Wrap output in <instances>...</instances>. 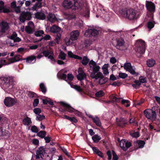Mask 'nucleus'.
Wrapping results in <instances>:
<instances>
[{
	"mask_svg": "<svg viewBox=\"0 0 160 160\" xmlns=\"http://www.w3.org/2000/svg\"><path fill=\"white\" fill-rule=\"evenodd\" d=\"M119 13L123 17L130 20L136 18V12L133 8H124L119 10Z\"/></svg>",
	"mask_w": 160,
	"mask_h": 160,
	"instance_id": "1",
	"label": "nucleus"
},
{
	"mask_svg": "<svg viewBox=\"0 0 160 160\" xmlns=\"http://www.w3.org/2000/svg\"><path fill=\"white\" fill-rule=\"evenodd\" d=\"M1 80L3 87L6 89L12 88L16 83L15 79L12 76L4 77L1 79Z\"/></svg>",
	"mask_w": 160,
	"mask_h": 160,
	"instance_id": "2",
	"label": "nucleus"
},
{
	"mask_svg": "<svg viewBox=\"0 0 160 160\" xmlns=\"http://www.w3.org/2000/svg\"><path fill=\"white\" fill-rule=\"evenodd\" d=\"M90 9L86 0H81V16L87 19L90 17Z\"/></svg>",
	"mask_w": 160,
	"mask_h": 160,
	"instance_id": "3",
	"label": "nucleus"
},
{
	"mask_svg": "<svg viewBox=\"0 0 160 160\" xmlns=\"http://www.w3.org/2000/svg\"><path fill=\"white\" fill-rule=\"evenodd\" d=\"M78 4L77 0H65L63 2L62 6L66 9H71L72 10L75 11L78 8L77 6Z\"/></svg>",
	"mask_w": 160,
	"mask_h": 160,
	"instance_id": "4",
	"label": "nucleus"
},
{
	"mask_svg": "<svg viewBox=\"0 0 160 160\" xmlns=\"http://www.w3.org/2000/svg\"><path fill=\"white\" fill-rule=\"evenodd\" d=\"M135 51L138 53L139 54V56L143 54L145 50V43L144 41L140 40H138L135 44Z\"/></svg>",
	"mask_w": 160,
	"mask_h": 160,
	"instance_id": "5",
	"label": "nucleus"
},
{
	"mask_svg": "<svg viewBox=\"0 0 160 160\" xmlns=\"http://www.w3.org/2000/svg\"><path fill=\"white\" fill-rule=\"evenodd\" d=\"M59 103L64 108L62 109V112H64L68 111L70 113H74L76 114H78V113H79L78 110L75 109L67 103L63 102H60Z\"/></svg>",
	"mask_w": 160,
	"mask_h": 160,
	"instance_id": "6",
	"label": "nucleus"
},
{
	"mask_svg": "<svg viewBox=\"0 0 160 160\" xmlns=\"http://www.w3.org/2000/svg\"><path fill=\"white\" fill-rule=\"evenodd\" d=\"M145 116L148 119L152 121L155 120L156 118V112L151 109H146L144 112Z\"/></svg>",
	"mask_w": 160,
	"mask_h": 160,
	"instance_id": "7",
	"label": "nucleus"
},
{
	"mask_svg": "<svg viewBox=\"0 0 160 160\" xmlns=\"http://www.w3.org/2000/svg\"><path fill=\"white\" fill-rule=\"evenodd\" d=\"M31 14L29 12H22L19 17V20L22 22H24L26 20H30L31 18Z\"/></svg>",
	"mask_w": 160,
	"mask_h": 160,
	"instance_id": "8",
	"label": "nucleus"
},
{
	"mask_svg": "<svg viewBox=\"0 0 160 160\" xmlns=\"http://www.w3.org/2000/svg\"><path fill=\"white\" fill-rule=\"evenodd\" d=\"M145 143L144 141L139 140H137L136 142L134 143L133 147L130 148L129 150V152H131L134 150H136L139 148H143Z\"/></svg>",
	"mask_w": 160,
	"mask_h": 160,
	"instance_id": "9",
	"label": "nucleus"
},
{
	"mask_svg": "<svg viewBox=\"0 0 160 160\" xmlns=\"http://www.w3.org/2000/svg\"><path fill=\"white\" fill-rule=\"evenodd\" d=\"M119 144L121 148L125 151H126L132 145V143L130 142L125 139L121 140Z\"/></svg>",
	"mask_w": 160,
	"mask_h": 160,
	"instance_id": "10",
	"label": "nucleus"
},
{
	"mask_svg": "<svg viewBox=\"0 0 160 160\" xmlns=\"http://www.w3.org/2000/svg\"><path fill=\"white\" fill-rule=\"evenodd\" d=\"M125 43L124 40L121 38L116 39V43L114 44V46L117 49L120 50H123V48Z\"/></svg>",
	"mask_w": 160,
	"mask_h": 160,
	"instance_id": "11",
	"label": "nucleus"
},
{
	"mask_svg": "<svg viewBox=\"0 0 160 160\" xmlns=\"http://www.w3.org/2000/svg\"><path fill=\"white\" fill-rule=\"evenodd\" d=\"M99 34L98 31L95 29H90L87 30L84 33L86 37H95Z\"/></svg>",
	"mask_w": 160,
	"mask_h": 160,
	"instance_id": "12",
	"label": "nucleus"
},
{
	"mask_svg": "<svg viewBox=\"0 0 160 160\" xmlns=\"http://www.w3.org/2000/svg\"><path fill=\"white\" fill-rule=\"evenodd\" d=\"M45 149L46 148L43 146H41L38 148L36 151V159H39L40 158H42L44 156V154L46 153Z\"/></svg>",
	"mask_w": 160,
	"mask_h": 160,
	"instance_id": "13",
	"label": "nucleus"
},
{
	"mask_svg": "<svg viewBox=\"0 0 160 160\" xmlns=\"http://www.w3.org/2000/svg\"><path fill=\"white\" fill-rule=\"evenodd\" d=\"M16 99L12 98L11 97L6 98L4 100V103L7 107H11L13 106L17 102Z\"/></svg>",
	"mask_w": 160,
	"mask_h": 160,
	"instance_id": "14",
	"label": "nucleus"
},
{
	"mask_svg": "<svg viewBox=\"0 0 160 160\" xmlns=\"http://www.w3.org/2000/svg\"><path fill=\"white\" fill-rule=\"evenodd\" d=\"M146 6L147 10L150 12H155V7L153 3L151 1H146Z\"/></svg>",
	"mask_w": 160,
	"mask_h": 160,
	"instance_id": "15",
	"label": "nucleus"
},
{
	"mask_svg": "<svg viewBox=\"0 0 160 160\" xmlns=\"http://www.w3.org/2000/svg\"><path fill=\"white\" fill-rule=\"evenodd\" d=\"M0 27L1 28V32L4 33L8 29L9 27L8 22L2 21L0 23Z\"/></svg>",
	"mask_w": 160,
	"mask_h": 160,
	"instance_id": "16",
	"label": "nucleus"
},
{
	"mask_svg": "<svg viewBox=\"0 0 160 160\" xmlns=\"http://www.w3.org/2000/svg\"><path fill=\"white\" fill-rule=\"evenodd\" d=\"M79 36V32L78 30H76L72 32L70 34V38L73 41L77 40Z\"/></svg>",
	"mask_w": 160,
	"mask_h": 160,
	"instance_id": "17",
	"label": "nucleus"
},
{
	"mask_svg": "<svg viewBox=\"0 0 160 160\" xmlns=\"http://www.w3.org/2000/svg\"><path fill=\"white\" fill-rule=\"evenodd\" d=\"M4 3L2 1H0V9L1 12L8 13L11 11L9 8H6L4 6Z\"/></svg>",
	"mask_w": 160,
	"mask_h": 160,
	"instance_id": "18",
	"label": "nucleus"
},
{
	"mask_svg": "<svg viewBox=\"0 0 160 160\" xmlns=\"http://www.w3.org/2000/svg\"><path fill=\"white\" fill-rule=\"evenodd\" d=\"M90 76L92 78H94L96 80H97L99 78L102 79L104 78V76L101 72H98L96 74H90Z\"/></svg>",
	"mask_w": 160,
	"mask_h": 160,
	"instance_id": "19",
	"label": "nucleus"
},
{
	"mask_svg": "<svg viewBox=\"0 0 160 160\" xmlns=\"http://www.w3.org/2000/svg\"><path fill=\"white\" fill-rule=\"evenodd\" d=\"M36 18L39 20H43L45 19V15L43 13L38 12L35 13Z\"/></svg>",
	"mask_w": 160,
	"mask_h": 160,
	"instance_id": "20",
	"label": "nucleus"
},
{
	"mask_svg": "<svg viewBox=\"0 0 160 160\" xmlns=\"http://www.w3.org/2000/svg\"><path fill=\"white\" fill-rule=\"evenodd\" d=\"M61 30V28L59 26L56 25H53L50 28V31L53 33L59 32Z\"/></svg>",
	"mask_w": 160,
	"mask_h": 160,
	"instance_id": "21",
	"label": "nucleus"
},
{
	"mask_svg": "<svg viewBox=\"0 0 160 160\" xmlns=\"http://www.w3.org/2000/svg\"><path fill=\"white\" fill-rule=\"evenodd\" d=\"M42 7V2H37L32 7V10L33 11H37L38 8H40Z\"/></svg>",
	"mask_w": 160,
	"mask_h": 160,
	"instance_id": "22",
	"label": "nucleus"
},
{
	"mask_svg": "<svg viewBox=\"0 0 160 160\" xmlns=\"http://www.w3.org/2000/svg\"><path fill=\"white\" fill-rule=\"evenodd\" d=\"M48 20L52 22H54L57 20L55 15L52 13H49L48 14Z\"/></svg>",
	"mask_w": 160,
	"mask_h": 160,
	"instance_id": "23",
	"label": "nucleus"
},
{
	"mask_svg": "<svg viewBox=\"0 0 160 160\" xmlns=\"http://www.w3.org/2000/svg\"><path fill=\"white\" fill-rule=\"evenodd\" d=\"M93 122L98 126L100 127L102 125V123L99 118L97 117L93 118Z\"/></svg>",
	"mask_w": 160,
	"mask_h": 160,
	"instance_id": "24",
	"label": "nucleus"
},
{
	"mask_svg": "<svg viewBox=\"0 0 160 160\" xmlns=\"http://www.w3.org/2000/svg\"><path fill=\"white\" fill-rule=\"evenodd\" d=\"M26 62L28 63H31L34 60V62H35L36 61V57L33 55H31L27 57L26 58Z\"/></svg>",
	"mask_w": 160,
	"mask_h": 160,
	"instance_id": "25",
	"label": "nucleus"
},
{
	"mask_svg": "<svg viewBox=\"0 0 160 160\" xmlns=\"http://www.w3.org/2000/svg\"><path fill=\"white\" fill-rule=\"evenodd\" d=\"M68 56L70 58L80 59V56L73 54L71 51H69L68 53Z\"/></svg>",
	"mask_w": 160,
	"mask_h": 160,
	"instance_id": "26",
	"label": "nucleus"
},
{
	"mask_svg": "<svg viewBox=\"0 0 160 160\" xmlns=\"http://www.w3.org/2000/svg\"><path fill=\"white\" fill-rule=\"evenodd\" d=\"M109 98L112 101L117 102H120L121 99V98H116L113 94H112L110 96Z\"/></svg>",
	"mask_w": 160,
	"mask_h": 160,
	"instance_id": "27",
	"label": "nucleus"
},
{
	"mask_svg": "<svg viewBox=\"0 0 160 160\" xmlns=\"http://www.w3.org/2000/svg\"><path fill=\"white\" fill-rule=\"evenodd\" d=\"M32 123L31 118L28 117H27L23 120V123L25 125H29Z\"/></svg>",
	"mask_w": 160,
	"mask_h": 160,
	"instance_id": "28",
	"label": "nucleus"
},
{
	"mask_svg": "<svg viewBox=\"0 0 160 160\" xmlns=\"http://www.w3.org/2000/svg\"><path fill=\"white\" fill-rule=\"evenodd\" d=\"M39 88L41 91L43 93L45 94L47 92V88L44 84L42 83L39 84Z\"/></svg>",
	"mask_w": 160,
	"mask_h": 160,
	"instance_id": "29",
	"label": "nucleus"
},
{
	"mask_svg": "<svg viewBox=\"0 0 160 160\" xmlns=\"http://www.w3.org/2000/svg\"><path fill=\"white\" fill-rule=\"evenodd\" d=\"M64 117L65 118L70 121L72 123H76L78 122L77 120L74 117H71L66 115H64Z\"/></svg>",
	"mask_w": 160,
	"mask_h": 160,
	"instance_id": "30",
	"label": "nucleus"
},
{
	"mask_svg": "<svg viewBox=\"0 0 160 160\" xmlns=\"http://www.w3.org/2000/svg\"><path fill=\"white\" fill-rule=\"evenodd\" d=\"M100 69V67L98 65H96L92 67V72L91 74H96L98 72Z\"/></svg>",
	"mask_w": 160,
	"mask_h": 160,
	"instance_id": "31",
	"label": "nucleus"
},
{
	"mask_svg": "<svg viewBox=\"0 0 160 160\" xmlns=\"http://www.w3.org/2000/svg\"><path fill=\"white\" fill-rule=\"evenodd\" d=\"M86 74L82 70V68H81V85H82V82L81 81L82 80L86 79Z\"/></svg>",
	"mask_w": 160,
	"mask_h": 160,
	"instance_id": "32",
	"label": "nucleus"
},
{
	"mask_svg": "<svg viewBox=\"0 0 160 160\" xmlns=\"http://www.w3.org/2000/svg\"><path fill=\"white\" fill-rule=\"evenodd\" d=\"M92 139L94 142L97 143L101 140V138L98 134H95L92 136Z\"/></svg>",
	"mask_w": 160,
	"mask_h": 160,
	"instance_id": "33",
	"label": "nucleus"
},
{
	"mask_svg": "<svg viewBox=\"0 0 160 160\" xmlns=\"http://www.w3.org/2000/svg\"><path fill=\"white\" fill-rule=\"evenodd\" d=\"M25 31L28 34H32L34 32V29L32 28L29 26H26L25 28Z\"/></svg>",
	"mask_w": 160,
	"mask_h": 160,
	"instance_id": "34",
	"label": "nucleus"
},
{
	"mask_svg": "<svg viewBox=\"0 0 160 160\" xmlns=\"http://www.w3.org/2000/svg\"><path fill=\"white\" fill-rule=\"evenodd\" d=\"M108 78L104 77L102 79H100L98 81V83L101 85L104 84L108 82Z\"/></svg>",
	"mask_w": 160,
	"mask_h": 160,
	"instance_id": "35",
	"label": "nucleus"
},
{
	"mask_svg": "<svg viewBox=\"0 0 160 160\" xmlns=\"http://www.w3.org/2000/svg\"><path fill=\"white\" fill-rule=\"evenodd\" d=\"M46 135V132L44 131H41L37 133V136L41 138H44Z\"/></svg>",
	"mask_w": 160,
	"mask_h": 160,
	"instance_id": "36",
	"label": "nucleus"
},
{
	"mask_svg": "<svg viewBox=\"0 0 160 160\" xmlns=\"http://www.w3.org/2000/svg\"><path fill=\"white\" fill-rule=\"evenodd\" d=\"M127 124V122L122 120H120L117 122L118 125L122 128H123Z\"/></svg>",
	"mask_w": 160,
	"mask_h": 160,
	"instance_id": "37",
	"label": "nucleus"
},
{
	"mask_svg": "<svg viewBox=\"0 0 160 160\" xmlns=\"http://www.w3.org/2000/svg\"><path fill=\"white\" fill-rule=\"evenodd\" d=\"M147 64L148 67H151L153 66L155 64V61L153 59L148 60L147 61Z\"/></svg>",
	"mask_w": 160,
	"mask_h": 160,
	"instance_id": "38",
	"label": "nucleus"
},
{
	"mask_svg": "<svg viewBox=\"0 0 160 160\" xmlns=\"http://www.w3.org/2000/svg\"><path fill=\"white\" fill-rule=\"evenodd\" d=\"M66 54L63 51H61L58 56V58L62 60H64L66 59Z\"/></svg>",
	"mask_w": 160,
	"mask_h": 160,
	"instance_id": "39",
	"label": "nucleus"
},
{
	"mask_svg": "<svg viewBox=\"0 0 160 160\" xmlns=\"http://www.w3.org/2000/svg\"><path fill=\"white\" fill-rule=\"evenodd\" d=\"M155 24L154 21H149L147 23V27L150 30L154 27Z\"/></svg>",
	"mask_w": 160,
	"mask_h": 160,
	"instance_id": "40",
	"label": "nucleus"
},
{
	"mask_svg": "<svg viewBox=\"0 0 160 160\" xmlns=\"http://www.w3.org/2000/svg\"><path fill=\"white\" fill-rule=\"evenodd\" d=\"M89 59L87 57L84 56L83 58L82 61V63L84 66L86 65L89 62Z\"/></svg>",
	"mask_w": 160,
	"mask_h": 160,
	"instance_id": "41",
	"label": "nucleus"
},
{
	"mask_svg": "<svg viewBox=\"0 0 160 160\" xmlns=\"http://www.w3.org/2000/svg\"><path fill=\"white\" fill-rule=\"evenodd\" d=\"M28 95L30 98H37L38 97V95L35 93L30 91H29L28 92Z\"/></svg>",
	"mask_w": 160,
	"mask_h": 160,
	"instance_id": "42",
	"label": "nucleus"
},
{
	"mask_svg": "<svg viewBox=\"0 0 160 160\" xmlns=\"http://www.w3.org/2000/svg\"><path fill=\"white\" fill-rule=\"evenodd\" d=\"M132 67L131 63L130 62L125 63L124 64V68L127 71H128Z\"/></svg>",
	"mask_w": 160,
	"mask_h": 160,
	"instance_id": "43",
	"label": "nucleus"
},
{
	"mask_svg": "<svg viewBox=\"0 0 160 160\" xmlns=\"http://www.w3.org/2000/svg\"><path fill=\"white\" fill-rule=\"evenodd\" d=\"M44 34V31L42 30H39L35 32L34 34L36 37H40Z\"/></svg>",
	"mask_w": 160,
	"mask_h": 160,
	"instance_id": "44",
	"label": "nucleus"
},
{
	"mask_svg": "<svg viewBox=\"0 0 160 160\" xmlns=\"http://www.w3.org/2000/svg\"><path fill=\"white\" fill-rule=\"evenodd\" d=\"M36 119L37 121H41L42 120L44 119L45 117L43 115H41V114H38L36 116Z\"/></svg>",
	"mask_w": 160,
	"mask_h": 160,
	"instance_id": "45",
	"label": "nucleus"
},
{
	"mask_svg": "<svg viewBox=\"0 0 160 160\" xmlns=\"http://www.w3.org/2000/svg\"><path fill=\"white\" fill-rule=\"evenodd\" d=\"M128 71L132 75H134L135 76H138L139 75V73L136 72L135 70L133 69L132 67L128 70Z\"/></svg>",
	"mask_w": 160,
	"mask_h": 160,
	"instance_id": "46",
	"label": "nucleus"
},
{
	"mask_svg": "<svg viewBox=\"0 0 160 160\" xmlns=\"http://www.w3.org/2000/svg\"><path fill=\"white\" fill-rule=\"evenodd\" d=\"M58 77L59 78L61 79H63L65 81H67V80L66 79L67 76L64 73H60L58 75Z\"/></svg>",
	"mask_w": 160,
	"mask_h": 160,
	"instance_id": "47",
	"label": "nucleus"
},
{
	"mask_svg": "<svg viewBox=\"0 0 160 160\" xmlns=\"http://www.w3.org/2000/svg\"><path fill=\"white\" fill-rule=\"evenodd\" d=\"M130 134L132 137L137 138L139 137L140 135L139 133L138 132H130Z\"/></svg>",
	"mask_w": 160,
	"mask_h": 160,
	"instance_id": "48",
	"label": "nucleus"
},
{
	"mask_svg": "<svg viewBox=\"0 0 160 160\" xmlns=\"http://www.w3.org/2000/svg\"><path fill=\"white\" fill-rule=\"evenodd\" d=\"M105 94L103 91L100 90L95 93V96L97 97H102Z\"/></svg>",
	"mask_w": 160,
	"mask_h": 160,
	"instance_id": "49",
	"label": "nucleus"
},
{
	"mask_svg": "<svg viewBox=\"0 0 160 160\" xmlns=\"http://www.w3.org/2000/svg\"><path fill=\"white\" fill-rule=\"evenodd\" d=\"M139 80L140 81L141 83H145L147 82L146 78L143 77L142 76L139 77Z\"/></svg>",
	"mask_w": 160,
	"mask_h": 160,
	"instance_id": "50",
	"label": "nucleus"
},
{
	"mask_svg": "<svg viewBox=\"0 0 160 160\" xmlns=\"http://www.w3.org/2000/svg\"><path fill=\"white\" fill-rule=\"evenodd\" d=\"M20 60V58L17 56H15L11 60L12 62H14L19 61Z\"/></svg>",
	"mask_w": 160,
	"mask_h": 160,
	"instance_id": "51",
	"label": "nucleus"
},
{
	"mask_svg": "<svg viewBox=\"0 0 160 160\" xmlns=\"http://www.w3.org/2000/svg\"><path fill=\"white\" fill-rule=\"evenodd\" d=\"M31 130L32 132L35 133L38 132L39 131L38 129L35 125H33L31 127Z\"/></svg>",
	"mask_w": 160,
	"mask_h": 160,
	"instance_id": "52",
	"label": "nucleus"
},
{
	"mask_svg": "<svg viewBox=\"0 0 160 160\" xmlns=\"http://www.w3.org/2000/svg\"><path fill=\"white\" fill-rule=\"evenodd\" d=\"M119 77L122 79H124L128 77V75L124 73L120 72L119 73Z\"/></svg>",
	"mask_w": 160,
	"mask_h": 160,
	"instance_id": "53",
	"label": "nucleus"
},
{
	"mask_svg": "<svg viewBox=\"0 0 160 160\" xmlns=\"http://www.w3.org/2000/svg\"><path fill=\"white\" fill-rule=\"evenodd\" d=\"M33 112L37 115L39 114L41 112V109L39 108H36L33 110Z\"/></svg>",
	"mask_w": 160,
	"mask_h": 160,
	"instance_id": "54",
	"label": "nucleus"
},
{
	"mask_svg": "<svg viewBox=\"0 0 160 160\" xmlns=\"http://www.w3.org/2000/svg\"><path fill=\"white\" fill-rule=\"evenodd\" d=\"M42 53L43 54V55L45 57H48L50 54L49 51L48 50H44L42 51Z\"/></svg>",
	"mask_w": 160,
	"mask_h": 160,
	"instance_id": "55",
	"label": "nucleus"
},
{
	"mask_svg": "<svg viewBox=\"0 0 160 160\" xmlns=\"http://www.w3.org/2000/svg\"><path fill=\"white\" fill-rule=\"evenodd\" d=\"M68 79L70 81H72L74 78V76L72 73H69L67 75V77Z\"/></svg>",
	"mask_w": 160,
	"mask_h": 160,
	"instance_id": "56",
	"label": "nucleus"
},
{
	"mask_svg": "<svg viewBox=\"0 0 160 160\" xmlns=\"http://www.w3.org/2000/svg\"><path fill=\"white\" fill-rule=\"evenodd\" d=\"M91 65H92L93 67H94L97 65L96 63L93 60H92L89 63V66L90 68H92V67Z\"/></svg>",
	"mask_w": 160,
	"mask_h": 160,
	"instance_id": "57",
	"label": "nucleus"
},
{
	"mask_svg": "<svg viewBox=\"0 0 160 160\" xmlns=\"http://www.w3.org/2000/svg\"><path fill=\"white\" fill-rule=\"evenodd\" d=\"M129 102V100L125 99H122L121 101V103L123 104H124L125 103H127L126 105V107H128L130 106V104H128Z\"/></svg>",
	"mask_w": 160,
	"mask_h": 160,
	"instance_id": "58",
	"label": "nucleus"
},
{
	"mask_svg": "<svg viewBox=\"0 0 160 160\" xmlns=\"http://www.w3.org/2000/svg\"><path fill=\"white\" fill-rule=\"evenodd\" d=\"M17 34L15 32H13L12 34V35L10 36L9 38L13 40L17 36Z\"/></svg>",
	"mask_w": 160,
	"mask_h": 160,
	"instance_id": "59",
	"label": "nucleus"
},
{
	"mask_svg": "<svg viewBox=\"0 0 160 160\" xmlns=\"http://www.w3.org/2000/svg\"><path fill=\"white\" fill-rule=\"evenodd\" d=\"M113 155V160H118V157L113 150L112 151Z\"/></svg>",
	"mask_w": 160,
	"mask_h": 160,
	"instance_id": "60",
	"label": "nucleus"
},
{
	"mask_svg": "<svg viewBox=\"0 0 160 160\" xmlns=\"http://www.w3.org/2000/svg\"><path fill=\"white\" fill-rule=\"evenodd\" d=\"M39 102V99L38 98L35 99L33 103V105L34 107H36L37 106Z\"/></svg>",
	"mask_w": 160,
	"mask_h": 160,
	"instance_id": "61",
	"label": "nucleus"
},
{
	"mask_svg": "<svg viewBox=\"0 0 160 160\" xmlns=\"http://www.w3.org/2000/svg\"><path fill=\"white\" fill-rule=\"evenodd\" d=\"M44 138L47 143L49 142L51 140V138L49 136H45Z\"/></svg>",
	"mask_w": 160,
	"mask_h": 160,
	"instance_id": "62",
	"label": "nucleus"
},
{
	"mask_svg": "<svg viewBox=\"0 0 160 160\" xmlns=\"http://www.w3.org/2000/svg\"><path fill=\"white\" fill-rule=\"evenodd\" d=\"M107 154L108 156V160H110L112 157V154L110 151L109 150L107 151Z\"/></svg>",
	"mask_w": 160,
	"mask_h": 160,
	"instance_id": "63",
	"label": "nucleus"
},
{
	"mask_svg": "<svg viewBox=\"0 0 160 160\" xmlns=\"http://www.w3.org/2000/svg\"><path fill=\"white\" fill-rule=\"evenodd\" d=\"M20 7V6H17L14 8L15 12L17 13H19L21 12Z\"/></svg>",
	"mask_w": 160,
	"mask_h": 160,
	"instance_id": "64",
	"label": "nucleus"
}]
</instances>
